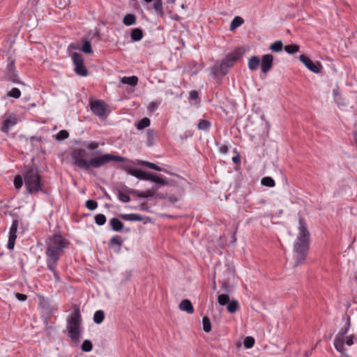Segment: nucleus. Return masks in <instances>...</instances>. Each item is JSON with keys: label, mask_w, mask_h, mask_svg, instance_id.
I'll list each match as a JSON object with an SVG mask.
<instances>
[{"label": "nucleus", "mask_w": 357, "mask_h": 357, "mask_svg": "<svg viewBox=\"0 0 357 357\" xmlns=\"http://www.w3.org/2000/svg\"><path fill=\"white\" fill-rule=\"evenodd\" d=\"M17 123V119L16 116L15 115H10L5 120H3L1 130L4 133H8L10 128L14 126Z\"/></svg>", "instance_id": "16"}, {"label": "nucleus", "mask_w": 357, "mask_h": 357, "mask_svg": "<svg viewBox=\"0 0 357 357\" xmlns=\"http://www.w3.org/2000/svg\"><path fill=\"white\" fill-rule=\"evenodd\" d=\"M155 135V132L153 129H149L146 131V137H147V146H151L153 144L154 138Z\"/></svg>", "instance_id": "31"}, {"label": "nucleus", "mask_w": 357, "mask_h": 357, "mask_svg": "<svg viewBox=\"0 0 357 357\" xmlns=\"http://www.w3.org/2000/svg\"><path fill=\"white\" fill-rule=\"evenodd\" d=\"M211 126V123L209 121L205 119H200L197 128L199 130H208Z\"/></svg>", "instance_id": "32"}, {"label": "nucleus", "mask_w": 357, "mask_h": 357, "mask_svg": "<svg viewBox=\"0 0 357 357\" xmlns=\"http://www.w3.org/2000/svg\"><path fill=\"white\" fill-rule=\"evenodd\" d=\"M86 153L84 149L74 148L71 151L70 156L74 165L90 174H93V169L100 168L112 161L121 162L126 160L124 157L112 153H105L86 160Z\"/></svg>", "instance_id": "1"}, {"label": "nucleus", "mask_w": 357, "mask_h": 357, "mask_svg": "<svg viewBox=\"0 0 357 357\" xmlns=\"http://www.w3.org/2000/svg\"><path fill=\"white\" fill-rule=\"evenodd\" d=\"M340 353H341L342 356L341 357H350L349 355H347L344 350V351H339Z\"/></svg>", "instance_id": "62"}, {"label": "nucleus", "mask_w": 357, "mask_h": 357, "mask_svg": "<svg viewBox=\"0 0 357 357\" xmlns=\"http://www.w3.org/2000/svg\"><path fill=\"white\" fill-rule=\"evenodd\" d=\"M343 319L346 320V325L344 327L340 329V332L338 333L334 340V346L337 351H342L345 350L344 347V336L347 333L351 326L350 317L347 315H345Z\"/></svg>", "instance_id": "8"}, {"label": "nucleus", "mask_w": 357, "mask_h": 357, "mask_svg": "<svg viewBox=\"0 0 357 357\" xmlns=\"http://www.w3.org/2000/svg\"><path fill=\"white\" fill-rule=\"evenodd\" d=\"M90 107L92 112L96 116L102 117L105 115L106 107L105 103L103 100H98L91 101L90 103Z\"/></svg>", "instance_id": "12"}, {"label": "nucleus", "mask_w": 357, "mask_h": 357, "mask_svg": "<svg viewBox=\"0 0 357 357\" xmlns=\"http://www.w3.org/2000/svg\"><path fill=\"white\" fill-rule=\"evenodd\" d=\"M23 176L17 175L14 178V185L16 189H20L23 185Z\"/></svg>", "instance_id": "43"}, {"label": "nucleus", "mask_w": 357, "mask_h": 357, "mask_svg": "<svg viewBox=\"0 0 357 357\" xmlns=\"http://www.w3.org/2000/svg\"><path fill=\"white\" fill-rule=\"evenodd\" d=\"M120 168L128 174L139 179L150 181L163 185L168 184V181L166 179L158 176V175L139 169H135L130 165H122L120 166Z\"/></svg>", "instance_id": "7"}, {"label": "nucleus", "mask_w": 357, "mask_h": 357, "mask_svg": "<svg viewBox=\"0 0 357 357\" xmlns=\"http://www.w3.org/2000/svg\"><path fill=\"white\" fill-rule=\"evenodd\" d=\"M25 187L29 194H36L39 191L46 193L43 189L41 178L38 174L36 167H31L28 168L23 174Z\"/></svg>", "instance_id": "6"}, {"label": "nucleus", "mask_w": 357, "mask_h": 357, "mask_svg": "<svg viewBox=\"0 0 357 357\" xmlns=\"http://www.w3.org/2000/svg\"><path fill=\"white\" fill-rule=\"evenodd\" d=\"M81 50L86 54H91L93 52L91 43L89 40L84 41Z\"/></svg>", "instance_id": "40"}, {"label": "nucleus", "mask_w": 357, "mask_h": 357, "mask_svg": "<svg viewBox=\"0 0 357 357\" xmlns=\"http://www.w3.org/2000/svg\"><path fill=\"white\" fill-rule=\"evenodd\" d=\"M123 244V241L121 240V238L119 236H113L109 243V248H112L114 245L118 246V250H120L121 246Z\"/></svg>", "instance_id": "25"}, {"label": "nucleus", "mask_w": 357, "mask_h": 357, "mask_svg": "<svg viewBox=\"0 0 357 357\" xmlns=\"http://www.w3.org/2000/svg\"><path fill=\"white\" fill-rule=\"evenodd\" d=\"M143 31L140 28L133 29L130 32V38L134 42L141 40L143 38Z\"/></svg>", "instance_id": "21"}, {"label": "nucleus", "mask_w": 357, "mask_h": 357, "mask_svg": "<svg viewBox=\"0 0 357 357\" xmlns=\"http://www.w3.org/2000/svg\"><path fill=\"white\" fill-rule=\"evenodd\" d=\"M299 234L294 243L296 262L294 266L302 264L306 259L310 245V232L303 218H299Z\"/></svg>", "instance_id": "3"}, {"label": "nucleus", "mask_w": 357, "mask_h": 357, "mask_svg": "<svg viewBox=\"0 0 357 357\" xmlns=\"http://www.w3.org/2000/svg\"><path fill=\"white\" fill-rule=\"evenodd\" d=\"M255 339L252 337L248 336L243 340L244 347L247 349H250L254 346Z\"/></svg>", "instance_id": "42"}, {"label": "nucleus", "mask_w": 357, "mask_h": 357, "mask_svg": "<svg viewBox=\"0 0 357 357\" xmlns=\"http://www.w3.org/2000/svg\"><path fill=\"white\" fill-rule=\"evenodd\" d=\"M123 22L126 26L135 24L136 22V17L134 14H126L123 19Z\"/></svg>", "instance_id": "26"}, {"label": "nucleus", "mask_w": 357, "mask_h": 357, "mask_svg": "<svg viewBox=\"0 0 357 357\" xmlns=\"http://www.w3.org/2000/svg\"><path fill=\"white\" fill-rule=\"evenodd\" d=\"M153 8L158 15H159L160 17L164 16L162 0H155V3H153Z\"/></svg>", "instance_id": "28"}, {"label": "nucleus", "mask_w": 357, "mask_h": 357, "mask_svg": "<svg viewBox=\"0 0 357 357\" xmlns=\"http://www.w3.org/2000/svg\"><path fill=\"white\" fill-rule=\"evenodd\" d=\"M95 222L100 226L103 225L106 222V217L105 215L99 213L95 215Z\"/></svg>", "instance_id": "41"}, {"label": "nucleus", "mask_w": 357, "mask_h": 357, "mask_svg": "<svg viewBox=\"0 0 357 357\" xmlns=\"http://www.w3.org/2000/svg\"><path fill=\"white\" fill-rule=\"evenodd\" d=\"M179 309L188 312V314H192L194 312L192 304L188 299H184L180 303Z\"/></svg>", "instance_id": "18"}, {"label": "nucleus", "mask_w": 357, "mask_h": 357, "mask_svg": "<svg viewBox=\"0 0 357 357\" xmlns=\"http://www.w3.org/2000/svg\"><path fill=\"white\" fill-rule=\"evenodd\" d=\"M232 161L236 165H239L241 163V157L239 153H237L236 155L232 158Z\"/></svg>", "instance_id": "55"}, {"label": "nucleus", "mask_w": 357, "mask_h": 357, "mask_svg": "<svg viewBox=\"0 0 357 357\" xmlns=\"http://www.w3.org/2000/svg\"><path fill=\"white\" fill-rule=\"evenodd\" d=\"M354 138L357 145V130L354 132Z\"/></svg>", "instance_id": "64"}, {"label": "nucleus", "mask_w": 357, "mask_h": 357, "mask_svg": "<svg viewBox=\"0 0 357 357\" xmlns=\"http://www.w3.org/2000/svg\"><path fill=\"white\" fill-rule=\"evenodd\" d=\"M69 137V133L66 130H60L56 135V139L58 140H64Z\"/></svg>", "instance_id": "47"}, {"label": "nucleus", "mask_w": 357, "mask_h": 357, "mask_svg": "<svg viewBox=\"0 0 357 357\" xmlns=\"http://www.w3.org/2000/svg\"><path fill=\"white\" fill-rule=\"evenodd\" d=\"M229 301V296L227 294H220L218 297V302L220 305H227Z\"/></svg>", "instance_id": "34"}, {"label": "nucleus", "mask_w": 357, "mask_h": 357, "mask_svg": "<svg viewBox=\"0 0 357 357\" xmlns=\"http://www.w3.org/2000/svg\"><path fill=\"white\" fill-rule=\"evenodd\" d=\"M150 119L147 117H144L142 119H141L139 121H138L135 126L138 130L144 129L150 125Z\"/></svg>", "instance_id": "30"}, {"label": "nucleus", "mask_w": 357, "mask_h": 357, "mask_svg": "<svg viewBox=\"0 0 357 357\" xmlns=\"http://www.w3.org/2000/svg\"><path fill=\"white\" fill-rule=\"evenodd\" d=\"M118 198L123 203H128L130 201V198L128 193H125L121 191H119Z\"/></svg>", "instance_id": "44"}, {"label": "nucleus", "mask_w": 357, "mask_h": 357, "mask_svg": "<svg viewBox=\"0 0 357 357\" xmlns=\"http://www.w3.org/2000/svg\"><path fill=\"white\" fill-rule=\"evenodd\" d=\"M220 153H226L227 151H228V147L227 145H222L220 147Z\"/></svg>", "instance_id": "57"}, {"label": "nucleus", "mask_w": 357, "mask_h": 357, "mask_svg": "<svg viewBox=\"0 0 357 357\" xmlns=\"http://www.w3.org/2000/svg\"><path fill=\"white\" fill-rule=\"evenodd\" d=\"M215 278H213V287H212V288H213V290H215L216 288H217L216 282H215Z\"/></svg>", "instance_id": "61"}, {"label": "nucleus", "mask_w": 357, "mask_h": 357, "mask_svg": "<svg viewBox=\"0 0 357 357\" xmlns=\"http://www.w3.org/2000/svg\"><path fill=\"white\" fill-rule=\"evenodd\" d=\"M260 59L257 56H252L248 61V68L250 70L255 71L258 69Z\"/></svg>", "instance_id": "22"}, {"label": "nucleus", "mask_w": 357, "mask_h": 357, "mask_svg": "<svg viewBox=\"0 0 357 357\" xmlns=\"http://www.w3.org/2000/svg\"><path fill=\"white\" fill-rule=\"evenodd\" d=\"M244 22L243 19L241 17L236 16L235 17L230 24L229 29L230 31H234L243 24Z\"/></svg>", "instance_id": "24"}, {"label": "nucleus", "mask_w": 357, "mask_h": 357, "mask_svg": "<svg viewBox=\"0 0 357 357\" xmlns=\"http://www.w3.org/2000/svg\"><path fill=\"white\" fill-rule=\"evenodd\" d=\"M284 51L288 54H294L299 51V46L295 44L285 45Z\"/></svg>", "instance_id": "37"}, {"label": "nucleus", "mask_w": 357, "mask_h": 357, "mask_svg": "<svg viewBox=\"0 0 357 357\" xmlns=\"http://www.w3.org/2000/svg\"><path fill=\"white\" fill-rule=\"evenodd\" d=\"M121 218L126 221H145L150 222L151 219L149 217H144L137 213L124 214L121 215Z\"/></svg>", "instance_id": "17"}, {"label": "nucleus", "mask_w": 357, "mask_h": 357, "mask_svg": "<svg viewBox=\"0 0 357 357\" xmlns=\"http://www.w3.org/2000/svg\"><path fill=\"white\" fill-rule=\"evenodd\" d=\"M8 96L14 98H19L21 96V92L17 88H13L8 93Z\"/></svg>", "instance_id": "45"}, {"label": "nucleus", "mask_w": 357, "mask_h": 357, "mask_svg": "<svg viewBox=\"0 0 357 357\" xmlns=\"http://www.w3.org/2000/svg\"><path fill=\"white\" fill-rule=\"evenodd\" d=\"M155 193L153 190H147L144 192H142L141 195H139V197L147 198L149 197H153Z\"/></svg>", "instance_id": "49"}, {"label": "nucleus", "mask_w": 357, "mask_h": 357, "mask_svg": "<svg viewBox=\"0 0 357 357\" xmlns=\"http://www.w3.org/2000/svg\"><path fill=\"white\" fill-rule=\"evenodd\" d=\"M231 66L227 63V61H225V60L222 59L220 65L219 66H214L212 68V73L214 75V76H218L219 74H220L222 76L226 75L229 70V68Z\"/></svg>", "instance_id": "15"}, {"label": "nucleus", "mask_w": 357, "mask_h": 357, "mask_svg": "<svg viewBox=\"0 0 357 357\" xmlns=\"http://www.w3.org/2000/svg\"><path fill=\"white\" fill-rule=\"evenodd\" d=\"M158 186L157 185H154L152 187V189L151 190H153V192L155 193V191H157L158 190Z\"/></svg>", "instance_id": "63"}, {"label": "nucleus", "mask_w": 357, "mask_h": 357, "mask_svg": "<svg viewBox=\"0 0 357 357\" xmlns=\"http://www.w3.org/2000/svg\"><path fill=\"white\" fill-rule=\"evenodd\" d=\"M81 349L84 352L91 351L93 349L92 342L89 340H84L82 344Z\"/></svg>", "instance_id": "39"}, {"label": "nucleus", "mask_w": 357, "mask_h": 357, "mask_svg": "<svg viewBox=\"0 0 357 357\" xmlns=\"http://www.w3.org/2000/svg\"><path fill=\"white\" fill-rule=\"evenodd\" d=\"M121 83L135 86L137 84L138 78L136 76L123 77L121 79Z\"/></svg>", "instance_id": "23"}, {"label": "nucleus", "mask_w": 357, "mask_h": 357, "mask_svg": "<svg viewBox=\"0 0 357 357\" xmlns=\"http://www.w3.org/2000/svg\"><path fill=\"white\" fill-rule=\"evenodd\" d=\"M202 324H203V330L205 332L208 333L211 331V321L208 317L204 316L202 318Z\"/></svg>", "instance_id": "35"}, {"label": "nucleus", "mask_w": 357, "mask_h": 357, "mask_svg": "<svg viewBox=\"0 0 357 357\" xmlns=\"http://www.w3.org/2000/svg\"><path fill=\"white\" fill-rule=\"evenodd\" d=\"M19 222L17 220H13L10 228L9 234H17Z\"/></svg>", "instance_id": "48"}, {"label": "nucleus", "mask_w": 357, "mask_h": 357, "mask_svg": "<svg viewBox=\"0 0 357 357\" xmlns=\"http://www.w3.org/2000/svg\"><path fill=\"white\" fill-rule=\"evenodd\" d=\"M69 242L61 234H54L46 241L45 250L46 264L48 270L52 272L55 281H61L59 273L56 269L59 261L67 248Z\"/></svg>", "instance_id": "2"}, {"label": "nucleus", "mask_w": 357, "mask_h": 357, "mask_svg": "<svg viewBox=\"0 0 357 357\" xmlns=\"http://www.w3.org/2000/svg\"><path fill=\"white\" fill-rule=\"evenodd\" d=\"M168 198V200L172 203V204H175L176 202H178V199L174 196H169L167 197Z\"/></svg>", "instance_id": "58"}, {"label": "nucleus", "mask_w": 357, "mask_h": 357, "mask_svg": "<svg viewBox=\"0 0 357 357\" xmlns=\"http://www.w3.org/2000/svg\"><path fill=\"white\" fill-rule=\"evenodd\" d=\"M66 331L71 342L77 344L79 342L82 332V318L79 307L75 305L73 312L66 319Z\"/></svg>", "instance_id": "4"}, {"label": "nucleus", "mask_w": 357, "mask_h": 357, "mask_svg": "<svg viewBox=\"0 0 357 357\" xmlns=\"http://www.w3.org/2000/svg\"><path fill=\"white\" fill-rule=\"evenodd\" d=\"M299 59L306 66V68L312 72L314 73H319L321 72L322 66L319 62H314L309 57L304 54H301Z\"/></svg>", "instance_id": "11"}, {"label": "nucleus", "mask_w": 357, "mask_h": 357, "mask_svg": "<svg viewBox=\"0 0 357 357\" xmlns=\"http://www.w3.org/2000/svg\"><path fill=\"white\" fill-rule=\"evenodd\" d=\"M238 308L239 305L236 300L230 301L227 305V310L229 313H235Z\"/></svg>", "instance_id": "27"}, {"label": "nucleus", "mask_w": 357, "mask_h": 357, "mask_svg": "<svg viewBox=\"0 0 357 357\" xmlns=\"http://www.w3.org/2000/svg\"><path fill=\"white\" fill-rule=\"evenodd\" d=\"M126 192H127L128 194H130V195L137 196L138 197H139V195H141V193H142V192H140L139 190H134V189H128V188L126 190Z\"/></svg>", "instance_id": "52"}, {"label": "nucleus", "mask_w": 357, "mask_h": 357, "mask_svg": "<svg viewBox=\"0 0 357 357\" xmlns=\"http://www.w3.org/2000/svg\"><path fill=\"white\" fill-rule=\"evenodd\" d=\"M214 278H217L219 282L221 283V289L226 292L231 291L230 280L235 276V270L229 264H222L220 261L217 262L214 268Z\"/></svg>", "instance_id": "5"}, {"label": "nucleus", "mask_w": 357, "mask_h": 357, "mask_svg": "<svg viewBox=\"0 0 357 357\" xmlns=\"http://www.w3.org/2000/svg\"><path fill=\"white\" fill-rule=\"evenodd\" d=\"M16 238V234H9L8 241L7 244V248L8 250H13L14 248Z\"/></svg>", "instance_id": "38"}, {"label": "nucleus", "mask_w": 357, "mask_h": 357, "mask_svg": "<svg viewBox=\"0 0 357 357\" xmlns=\"http://www.w3.org/2000/svg\"><path fill=\"white\" fill-rule=\"evenodd\" d=\"M273 64V56L272 54H264L261 60V70L264 73H267L271 70Z\"/></svg>", "instance_id": "14"}, {"label": "nucleus", "mask_w": 357, "mask_h": 357, "mask_svg": "<svg viewBox=\"0 0 357 357\" xmlns=\"http://www.w3.org/2000/svg\"><path fill=\"white\" fill-rule=\"evenodd\" d=\"M139 209L141 211H147V209H148L147 204L146 202L141 204L139 206Z\"/></svg>", "instance_id": "59"}, {"label": "nucleus", "mask_w": 357, "mask_h": 357, "mask_svg": "<svg viewBox=\"0 0 357 357\" xmlns=\"http://www.w3.org/2000/svg\"><path fill=\"white\" fill-rule=\"evenodd\" d=\"M98 146H99V143L97 142H91V143L86 145V147L88 149H91V150H95V149H98Z\"/></svg>", "instance_id": "51"}, {"label": "nucleus", "mask_w": 357, "mask_h": 357, "mask_svg": "<svg viewBox=\"0 0 357 357\" xmlns=\"http://www.w3.org/2000/svg\"><path fill=\"white\" fill-rule=\"evenodd\" d=\"M97 37L98 40H100V31L98 29H96L95 32L93 33V38Z\"/></svg>", "instance_id": "60"}, {"label": "nucleus", "mask_w": 357, "mask_h": 357, "mask_svg": "<svg viewBox=\"0 0 357 357\" xmlns=\"http://www.w3.org/2000/svg\"><path fill=\"white\" fill-rule=\"evenodd\" d=\"M261 183L263 185L267 187H274L275 185V181L270 176L264 177L261 179Z\"/></svg>", "instance_id": "36"}, {"label": "nucleus", "mask_w": 357, "mask_h": 357, "mask_svg": "<svg viewBox=\"0 0 357 357\" xmlns=\"http://www.w3.org/2000/svg\"><path fill=\"white\" fill-rule=\"evenodd\" d=\"M72 59L75 65V72L76 74L85 77L88 75V70L84 63L83 56L77 52H73Z\"/></svg>", "instance_id": "9"}, {"label": "nucleus", "mask_w": 357, "mask_h": 357, "mask_svg": "<svg viewBox=\"0 0 357 357\" xmlns=\"http://www.w3.org/2000/svg\"><path fill=\"white\" fill-rule=\"evenodd\" d=\"M105 319V312L100 310L95 312L93 315V321L97 324H100Z\"/></svg>", "instance_id": "29"}, {"label": "nucleus", "mask_w": 357, "mask_h": 357, "mask_svg": "<svg viewBox=\"0 0 357 357\" xmlns=\"http://www.w3.org/2000/svg\"><path fill=\"white\" fill-rule=\"evenodd\" d=\"M15 296L20 301H24L27 298V296L26 294H21V293H17L15 294Z\"/></svg>", "instance_id": "54"}, {"label": "nucleus", "mask_w": 357, "mask_h": 357, "mask_svg": "<svg viewBox=\"0 0 357 357\" xmlns=\"http://www.w3.org/2000/svg\"><path fill=\"white\" fill-rule=\"evenodd\" d=\"M355 336L354 335H349L347 337L346 341H344V344H346L348 346H351L354 344V339Z\"/></svg>", "instance_id": "53"}, {"label": "nucleus", "mask_w": 357, "mask_h": 357, "mask_svg": "<svg viewBox=\"0 0 357 357\" xmlns=\"http://www.w3.org/2000/svg\"><path fill=\"white\" fill-rule=\"evenodd\" d=\"M9 60L10 62L8 63L6 68V77L8 80L14 83H18L20 82V80L17 75L16 74L14 60L11 59Z\"/></svg>", "instance_id": "13"}, {"label": "nucleus", "mask_w": 357, "mask_h": 357, "mask_svg": "<svg viewBox=\"0 0 357 357\" xmlns=\"http://www.w3.org/2000/svg\"><path fill=\"white\" fill-rule=\"evenodd\" d=\"M246 50L243 47L236 48L233 52L227 54L225 58L223 59L227 61L231 67L234 63L245 53Z\"/></svg>", "instance_id": "10"}, {"label": "nucleus", "mask_w": 357, "mask_h": 357, "mask_svg": "<svg viewBox=\"0 0 357 357\" xmlns=\"http://www.w3.org/2000/svg\"><path fill=\"white\" fill-rule=\"evenodd\" d=\"M109 225L114 231H121L124 226L123 223L117 218L110 219Z\"/></svg>", "instance_id": "19"}, {"label": "nucleus", "mask_w": 357, "mask_h": 357, "mask_svg": "<svg viewBox=\"0 0 357 357\" xmlns=\"http://www.w3.org/2000/svg\"><path fill=\"white\" fill-rule=\"evenodd\" d=\"M269 48L272 52H279L283 48V43L281 40L275 41L270 45Z\"/></svg>", "instance_id": "33"}, {"label": "nucleus", "mask_w": 357, "mask_h": 357, "mask_svg": "<svg viewBox=\"0 0 357 357\" xmlns=\"http://www.w3.org/2000/svg\"><path fill=\"white\" fill-rule=\"evenodd\" d=\"M137 165H142V166H144L146 167H148L149 169H153V170H155V171H158V172H166V170L165 169L159 167L156 164L153 163V162H148V161L139 160L137 162Z\"/></svg>", "instance_id": "20"}, {"label": "nucleus", "mask_w": 357, "mask_h": 357, "mask_svg": "<svg viewBox=\"0 0 357 357\" xmlns=\"http://www.w3.org/2000/svg\"><path fill=\"white\" fill-rule=\"evenodd\" d=\"M86 207L89 210H95L98 207V202L93 199H89L86 202Z\"/></svg>", "instance_id": "46"}, {"label": "nucleus", "mask_w": 357, "mask_h": 357, "mask_svg": "<svg viewBox=\"0 0 357 357\" xmlns=\"http://www.w3.org/2000/svg\"><path fill=\"white\" fill-rule=\"evenodd\" d=\"M190 100L197 101L199 99V93L197 91L192 90L190 93Z\"/></svg>", "instance_id": "50"}, {"label": "nucleus", "mask_w": 357, "mask_h": 357, "mask_svg": "<svg viewBox=\"0 0 357 357\" xmlns=\"http://www.w3.org/2000/svg\"><path fill=\"white\" fill-rule=\"evenodd\" d=\"M158 107V105L155 102H151L150 103V105H149V110L150 112H153L154 111L155 109H156V108Z\"/></svg>", "instance_id": "56"}]
</instances>
